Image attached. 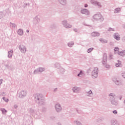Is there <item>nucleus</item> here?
<instances>
[{
    "instance_id": "obj_1",
    "label": "nucleus",
    "mask_w": 125,
    "mask_h": 125,
    "mask_svg": "<svg viewBox=\"0 0 125 125\" xmlns=\"http://www.w3.org/2000/svg\"><path fill=\"white\" fill-rule=\"evenodd\" d=\"M34 97L35 99L36 103L40 105H45V99L42 96V95L40 94V93H36L34 95Z\"/></svg>"
},
{
    "instance_id": "obj_2",
    "label": "nucleus",
    "mask_w": 125,
    "mask_h": 125,
    "mask_svg": "<svg viewBox=\"0 0 125 125\" xmlns=\"http://www.w3.org/2000/svg\"><path fill=\"white\" fill-rule=\"evenodd\" d=\"M93 19L98 21V22H103V21H104V18L102 16L101 14H95L93 16Z\"/></svg>"
},
{
    "instance_id": "obj_3",
    "label": "nucleus",
    "mask_w": 125,
    "mask_h": 125,
    "mask_svg": "<svg viewBox=\"0 0 125 125\" xmlns=\"http://www.w3.org/2000/svg\"><path fill=\"white\" fill-rule=\"evenodd\" d=\"M102 63L104 67L107 69L110 68V65L107 63V54L106 53L104 54Z\"/></svg>"
},
{
    "instance_id": "obj_4",
    "label": "nucleus",
    "mask_w": 125,
    "mask_h": 125,
    "mask_svg": "<svg viewBox=\"0 0 125 125\" xmlns=\"http://www.w3.org/2000/svg\"><path fill=\"white\" fill-rule=\"evenodd\" d=\"M19 49L21 53L25 54L27 51V48L26 47V45L23 43L21 44L19 46Z\"/></svg>"
},
{
    "instance_id": "obj_5",
    "label": "nucleus",
    "mask_w": 125,
    "mask_h": 125,
    "mask_svg": "<svg viewBox=\"0 0 125 125\" xmlns=\"http://www.w3.org/2000/svg\"><path fill=\"white\" fill-rule=\"evenodd\" d=\"M93 79H96L98 77V67H95L91 73Z\"/></svg>"
},
{
    "instance_id": "obj_6",
    "label": "nucleus",
    "mask_w": 125,
    "mask_h": 125,
    "mask_svg": "<svg viewBox=\"0 0 125 125\" xmlns=\"http://www.w3.org/2000/svg\"><path fill=\"white\" fill-rule=\"evenodd\" d=\"M28 92L26 90H21L19 93V98H24V97H26L27 96V94Z\"/></svg>"
},
{
    "instance_id": "obj_7",
    "label": "nucleus",
    "mask_w": 125,
    "mask_h": 125,
    "mask_svg": "<svg viewBox=\"0 0 125 125\" xmlns=\"http://www.w3.org/2000/svg\"><path fill=\"white\" fill-rule=\"evenodd\" d=\"M55 109L57 113H60L62 111V106L60 104H57L55 105Z\"/></svg>"
},
{
    "instance_id": "obj_8",
    "label": "nucleus",
    "mask_w": 125,
    "mask_h": 125,
    "mask_svg": "<svg viewBox=\"0 0 125 125\" xmlns=\"http://www.w3.org/2000/svg\"><path fill=\"white\" fill-rule=\"evenodd\" d=\"M81 13L82 14H85L86 16H88L90 14V12L87 10V9L83 8L81 9Z\"/></svg>"
},
{
    "instance_id": "obj_9",
    "label": "nucleus",
    "mask_w": 125,
    "mask_h": 125,
    "mask_svg": "<svg viewBox=\"0 0 125 125\" xmlns=\"http://www.w3.org/2000/svg\"><path fill=\"white\" fill-rule=\"evenodd\" d=\"M62 25H63L64 27L65 28L69 29L70 28H72V25H70V24L67 22V21H62Z\"/></svg>"
},
{
    "instance_id": "obj_10",
    "label": "nucleus",
    "mask_w": 125,
    "mask_h": 125,
    "mask_svg": "<svg viewBox=\"0 0 125 125\" xmlns=\"http://www.w3.org/2000/svg\"><path fill=\"white\" fill-rule=\"evenodd\" d=\"M110 101L112 105H114V106L118 105V101H116L115 98H110Z\"/></svg>"
},
{
    "instance_id": "obj_11",
    "label": "nucleus",
    "mask_w": 125,
    "mask_h": 125,
    "mask_svg": "<svg viewBox=\"0 0 125 125\" xmlns=\"http://www.w3.org/2000/svg\"><path fill=\"white\" fill-rule=\"evenodd\" d=\"M91 3H92V4H93L94 5L98 6H99V7H101V4H100V2L97 1L91 0Z\"/></svg>"
},
{
    "instance_id": "obj_12",
    "label": "nucleus",
    "mask_w": 125,
    "mask_h": 125,
    "mask_svg": "<svg viewBox=\"0 0 125 125\" xmlns=\"http://www.w3.org/2000/svg\"><path fill=\"white\" fill-rule=\"evenodd\" d=\"M113 37L114 39L116 40V41H120V40H121V37H120V35L118 33H115Z\"/></svg>"
},
{
    "instance_id": "obj_13",
    "label": "nucleus",
    "mask_w": 125,
    "mask_h": 125,
    "mask_svg": "<svg viewBox=\"0 0 125 125\" xmlns=\"http://www.w3.org/2000/svg\"><path fill=\"white\" fill-rule=\"evenodd\" d=\"M84 72L82 70H80V72L77 75V77H80V78H83V77H84Z\"/></svg>"
},
{
    "instance_id": "obj_14",
    "label": "nucleus",
    "mask_w": 125,
    "mask_h": 125,
    "mask_svg": "<svg viewBox=\"0 0 125 125\" xmlns=\"http://www.w3.org/2000/svg\"><path fill=\"white\" fill-rule=\"evenodd\" d=\"M91 35L92 37H94L95 38L96 37H99V36H100V33L94 31V32H93Z\"/></svg>"
},
{
    "instance_id": "obj_15",
    "label": "nucleus",
    "mask_w": 125,
    "mask_h": 125,
    "mask_svg": "<svg viewBox=\"0 0 125 125\" xmlns=\"http://www.w3.org/2000/svg\"><path fill=\"white\" fill-rule=\"evenodd\" d=\"M59 69L58 70V73L59 74H64L65 73V69L63 67H60L59 68Z\"/></svg>"
},
{
    "instance_id": "obj_16",
    "label": "nucleus",
    "mask_w": 125,
    "mask_h": 125,
    "mask_svg": "<svg viewBox=\"0 0 125 125\" xmlns=\"http://www.w3.org/2000/svg\"><path fill=\"white\" fill-rule=\"evenodd\" d=\"M34 23H35V24H39V23H40V18H39V17H38V16H36L34 19Z\"/></svg>"
},
{
    "instance_id": "obj_17",
    "label": "nucleus",
    "mask_w": 125,
    "mask_h": 125,
    "mask_svg": "<svg viewBox=\"0 0 125 125\" xmlns=\"http://www.w3.org/2000/svg\"><path fill=\"white\" fill-rule=\"evenodd\" d=\"M118 54L120 56H122V57H124V56H125V50L119 51Z\"/></svg>"
},
{
    "instance_id": "obj_18",
    "label": "nucleus",
    "mask_w": 125,
    "mask_h": 125,
    "mask_svg": "<svg viewBox=\"0 0 125 125\" xmlns=\"http://www.w3.org/2000/svg\"><path fill=\"white\" fill-rule=\"evenodd\" d=\"M114 82L117 85H122V84H123V83H122L121 81H119L117 79H115V81L114 80Z\"/></svg>"
},
{
    "instance_id": "obj_19",
    "label": "nucleus",
    "mask_w": 125,
    "mask_h": 125,
    "mask_svg": "<svg viewBox=\"0 0 125 125\" xmlns=\"http://www.w3.org/2000/svg\"><path fill=\"white\" fill-rule=\"evenodd\" d=\"M58 1L62 5H65L67 3V0H58Z\"/></svg>"
},
{
    "instance_id": "obj_20",
    "label": "nucleus",
    "mask_w": 125,
    "mask_h": 125,
    "mask_svg": "<svg viewBox=\"0 0 125 125\" xmlns=\"http://www.w3.org/2000/svg\"><path fill=\"white\" fill-rule=\"evenodd\" d=\"M118 63L115 64L116 67H123V64H122V62H121L120 60L117 61Z\"/></svg>"
},
{
    "instance_id": "obj_21",
    "label": "nucleus",
    "mask_w": 125,
    "mask_h": 125,
    "mask_svg": "<svg viewBox=\"0 0 125 125\" xmlns=\"http://www.w3.org/2000/svg\"><path fill=\"white\" fill-rule=\"evenodd\" d=\"M8 58H12V55L13 54V51L10 50L8 52Z\"/></svg>"
},
{
    "instance_id": "obj_22",
    "label": "nucleus",
    "mask_w": 125,
    "mask_h": 125,
    "mask_svg": "<svg viewBox=\"0 0 125 125\" xmlns=\"http://www.w3.org/2000/svg\"><path fill=\"white\" fill-rule=\"evenodd\" d=\"M23 33H24V32L23 31V29H19L18 30V35H19V36H23Z\"/></svg>"
},
{
    "instance_id": "obj_23",
    "label": "nucleus",
    "mask_w": 125,
    "mask_h": 125,
    "mask_svg": "<svg viewBox=\"0 0 125 125\" xmlns=\"http://www.w3.org/2000/svg\"><path fill=\"white\" fill-rule=\"evenodd\" d=\"M54 66L57 69H60V68H61V65L58 62H56L54 64Z\"/></svg>"
},
{
    "instance_id": "obj_24",
    "label": "nucleus",
    "mask_w": 125,
    "mask_h": 125,
    "mask_svg": "<svg viewBox=\"0 0 125 125\" xmlns=\"http://www.w3.org/2000/svg\"><path fill=\"white\" fill-rule=\"evenodd\" d=\"M111 125H120V123L116 120H112L111 121Z\"/></svg>"
},
{
    "instance_id": "obj_25",
    "label": "nucleus",
    "mask_w": 125,
    "mask_h": 125,
    "mask_svg": "<svg viewBox=\"0 0 125 125\" xmlns=\"http://www.w3.org/2000/svg\"><path fill=\"white\" fill-rule=\"evenodd\" d=\"M100 42H102V43H107L108 42V41L105 39H103V38H100L99 39Z\"/></svg>"
},
{
    "instance_id": "obj_26",
    "label": "nucleus",
    "mask_w": 125,
    "mask_h": 125,
    "mask_svg": "<svg viewBox=\"0 0 125 125\" xmlns=\"http://www.w3.org/2000/svg\"><path fill=\"white\" fill-rule=\"evenodd\" d=\"M0 111L2 112L3 115H5L7 113V110H5L4 108H1Z\"/></svg>"
},
{
    "instance_id": "obj_27",
    "label": "nucleus",
    "mask_w": 125,
    "mask_h": 125,
    "mask_svg": "<svg viewBox=\"0 0 125 125\" xmlns=\"http://www.w3.org/2000/svg\"><path fill=\"white\" fill-rule=\"evenodd\" d=\"M86 93L87 94V96H90V97L92 96L93 94H92V91H91V90H90L89 91L87 92Z\"/></svg>"
},
{
    "instance_id": "obj_28",
    "label": "nucleus",
    "mask_w": 125,
    "mask_h": 125,
    "mask_svg": "<svg viewBox=\"0 0 125 125\" xmlns=\"http://www.w3.org/2000/svg\"><path fill=\"white\" fill-rule=\"evenodd\" d=\"M39 73H40V71H39V68L34 70L33 72L34 75H37V74H39Z\"/></svg>"
},
{
    "instance_id": "obj_29",
    "label": "nucleus",
    "mask_w": 125,
    "mask_h": 125,
    "mask_svg": "<svg viewBox=\"0 0 125 125\" xmlns=\"http://www.w3.org/2000/svg\"><path fill=\"white\" fill-rule=\"evenodd\" d=\"M68 46H69V47H72L74 45V42H70L68 43L67 44Z\"/></svg>"
},
{
    "instance_id": "obj_30",
    "label": "nucleus",
    "mask_w": 125,
    "mask_h": 125,
    "mask_svg": "<svg viewBox=\"0 0 125 125\" xmlns=\"http://www.w3.org/2000/svg\"><path fill=\"white\" fill-rule=\"evenodd\" d=\"M39 73H42V72H43L45 70L44 68L42 67H40L38 68Z\"/></svg>"
},
{
    "instance_id": "obj_31",
    "label": "nucleus",
    "mask_w": 125,
    "mask_h": 125,
    "mask_svg": "<svg viewBox=\"0 0 125 125\" xmlns=\"http://www.w3.org/2000/svg\"><path fill=\"white\" fill-rule=\"evenodd\" d=\"M94 49V48H90L89 49H87V52H88V53H90V52H91V51H92V50H93Z\"/></svg>"
},
{
    "instance_id": "obj_32",
    "label": "nucleus",
    "mask_w": 125,
    "mask_h": 125,
    "mask_svg": "<svg viewBox=\"0 0 125 125\" xmlns=\"http://www.w3.org/2000/svg\"><path fill=\"white\" fill-rule=\"evenodd\" d=\"M3 12L0 11V19H1V18H3Z\"/></svg>"
},
{
    "instance_id": "obj_33",
    "label": "nucleus",
    "mask_w": 125,
    "mask_h": 125,
    "mask_svg": "<svg viewBox=\"0 0 125 125\" xmlns=\"http://www.w3.org/2000/svg\"><path fill=\"white\" fill-rule=\"evenodd\" d=\"M115 11L117 12V13L120 12L121 11V8H116L115 9Z\"/></svg>"
},
{
    "instance_id": "obj_34",
    "label": "nucleus",
    "mask_w": 125,
    "mask_h": 125,
    "mask_svg": "<svg viewBox=\"0 0 125 125\" xmlns=\"http://www.w3.org/2000/svg\"><path fill=\"white\" fill-rule=\"evenodd\" d=\"M109 96H111V97L110 98H115V96H116V95H115V94L114 93H110L109 94Z\"/></svg>"
},
{
    "instance_id": "obj_35",
    "label": "nucleus",
    "mask_w": 125,
    "mask_h": 125,
    "mask_svg": "<svg viewBox=\"0 0 125 125\" xmlns=\"http://www.w3.org/2000/svg\"><path fill=\"white\" fill-rule=\"evenodd\" d=\"M74 124H76L77 125H82V123L79 121H74Z\"/></svg>"
},
{
    "instance_id": "obj_36",
    "label": "nucleus",
    "mask_w": 125,
    "mask_h": 125,
    "mask_svg": "<svg viewBox=\"0 0 125 125\" xmlns=\"http://www.w3.org/2000/svg\"><path fill=\"white\" fill-rule=\"evenodd\" d=\"M114 50L115 51V52H117V51H120V48H119V47H115L114 49Z\"/></svg>"
},
{
    "instance_id": "obj_37",
    "label": "nucleus",
    "mask_w": 125,
    "mask_h": 125,
    "mask_svg": "<svg viewBox=\"0 0 125 125\" xmlns=\"http://www.w3.org/2000/svg\"><path fill=\"white\" fill-rule=\"evenodd\" d=\"M107 31H109V32H114V31H115V29L114 28H112L111 27H110Z\"/></svg>"
},
{
    "instance_id": "obj_38",
    "label": "nucleus",
    "mask_w": 125,
    "mask_h": 125,
    "mask_svg": "<svg viewBox=\"0 0 125 125\" xmlns=\"http://www.w3.org/2000/svg\"><path fill=\"white\" fill-rule=\"evenodd\" d=\"M10 24L13 28H15V27H17L15 23H13L12 22H10Z\"/></svg>"
},
{
    "instance_id": "obj_39",
    "label": "nucleus",
    "mask_w": 125,
    "mask_h": 125,
    "mask_svg": "<svg viewBox=\"0 0 125 125\" xmlns=\"http://www.w3.org/2000/svg\"><path fill=\"white\" fill-rule=\"evenodd\" d=\"M3 100H4V101H5V102H8V99H6V98L3 97L2 98Z\"/></svg>"
},
{
    "instance_id": "obj_40",
    "label": "nucleus",
    "mask_w": 125,
    "mask_h": 125,
    "mask_svg": "<svg viewBox=\"0 0 125 125\" xmlns=\"http://www.w3.org/2000/svg\"><path fill=\"white\" fill-rule=\"evenodd\" d=\"M72 89L73 90V92H76V91L78 90V88L76 87H74Z\"/></svg>"
},
{
    "instance_id": "obj_41",
    "label": "nucleus",
    "mask_w": 125,
    "mask_h": 125,
    "mask_svg": "<svg viewBox=\"0 0 125 125\" xmlns=\"http://www.w3.org/2000/svg\"><path fill=\"white\" fill-rule=\"evenodd\" d=\"M112 113L114 114V115H117L118 114V111L117 110H115L112 111Z\"/></svg>"
},
{
    "instance_id": "obj_42",
    "label": "nucleus",
    "mask_w": 125,
    "mask_h": 125,
    "mask_svg": "<svg viewBox=\"0 0 125 125\" xmlns=\"http://www.w3.org/2000/svg\"><path fill=\"white\" fill-rule=\"evenodd\" d=\"M76 111H77V112L78 113V114H81L82 113V111L79 110L78 109V108H76Z\"/></svg>"
},
{
    "instance_id": "obj_43",
    "label": "nucleus",
    "mask_w": 125,
    "mask_h": 125,
    "mask_svg": "<svg viewBox=\"0 0 125 125\" xmlns=\"http://www.w3.org/2000/svg\"><path fill=\"white\" fill-rule=\"evenodd\" d=\"M51 28H52V29H55L56 28V25L55 24H53L51 26Z\"/></svg>"
},
{
    "instance_id": "obj_44",
    "label": "nucleus",
    "mask_w": 125,
    "mask_h": 125,
    "mask_svg": "<svg viewBox=\"0 0 125 125\" xmlns=\"http://www.w3.org/2000/svg\"><path fill=\"white\" fill-rule=\"evenodd\" d=\"M122 41L124 42H125V36L122 38Z\"/></svg>"
},
{
    "instance_id": "obj_45",
    "label": "nucleus",
    "mask_w": 125,
    "mask_h": 125,
    "mask_svg": "<svg viewBox=\"0 0 125 125\" xmlns=\"http://www.w3.org/2000/svg\"><path fill=\"white\" fill-rule=\"evenodd\" d=\"M2 81H3L2 79H0V85H1V83H2Z\"/></svg>"
},
{
    "instance_id": "obj_46",
    "label": "nucleus",
    "mask_w": 125,
    "mask_h": 125,
    "mask_svg": "<svg viewBox=\"0 0 125 125\" xmlns=\"http://www.w3.org/2000/svg\"><path fill=\"white\" fill-rule=\"evenodd\" d=\"M5 66L7 68V69H9V67H8V64H5Z\"/></svg>"
},
{
    "instance_id": "obj_47",
    "label": "nucleus",
    "mask_w": 125,
    "mask_h": 125,
    "mask_svg": "<svg viewBox=\"0 0 125 125\" xmlns=\"http://www.w3.org/2000/svg\"><path fill=\"white\" fill-rule=\"evenodd\" d=\"M14 108H15V109H17V108H18V106L17 105L15 104L14 105Z\"/></svg>"
},
{
    "instance_id": "obj_48",
    "label": "nucleus",
    "mask_w": 125,
    "mask_h": 125,
    "mask_svg": "<svg viewBox=\"0 0 125 125\" xmlns=\"http://www.w3.org/2000/svg\"><path fill=\"white\" fill-rule=\"evenodd\" d=\"M84 7L86 8L88 7V5L87 4H85L84 5Z\"/></svg>"
},
{
    "instance_id": "obj_49",
    "label": "nucleus",
    "mask_w": 125,
    "mask_h": 125,
    "mask_svg": "<svg viewBox=\"0 0 125 125\" xmlns=\"http://www.w3.org/2000/svg\"><path fill=\"white\" fill-rule=\"evenodd\" d=\"M54 92H56V91H57V88H55L54 89Z\"/></svg>"
},
{
    "instance_id": "obj_50",
    "label": "nucleus",
    "mask_w": 125,
    "mask_h": 125,
    "mask_svg": "<svg viewBox=\"0 0 125 125\" xmlns=\"http://www.w3.org/2000/svg\"><path fill=\"white\" fill-rule=\"evenodd\" d=\"M74 32H76V33L78 32V29H77L76 28L74 29Z\"/></svg>"
},
{
    "instance_id": "obj_51",
    "label": "nucleus",
    "mask_w": 125,
    "mask_h": 125,
    "mask_svg": "<svg viewBox=\"0 0 125 125\" xmlns=\"http://www.w3.org/2000/svg\"><path fill=\"white\" fill-rule=\"evenodd\" d=\"M112 57H113V55H110L109 56V58H110V59H112Z\"/></svg>"
},
{
    "instance_id": "obj_52",
    "label": "nucleus",
    "mask_w": 125,
    "mask_h": 125,
    "mask_svg": "<svg viewBox=\"0 0 125 125\" xmlns=\"http://www.w3.org/2000/svg\"><path fill=\"white\" fill-rule=\"evenodd\" d=\"M30 112H31V113H34V112H35V111H34V110H33V109H31V110H30Z\"/></svg>"
},
{
    "instance_id": "obj_53",
    "label": "nucleus",
    "mask_w": 125,
    "mask_h": 125,
    "mask_svg": "<svg viewBox=\"0 0 125 125\" xmlns=\"http://www.w3.org/2000/svg\"><path fill=\"white\" fill-rule=\"evenodd\" d=\"M120 100H122V99H123V97L120 96L119 98Z\"/></svg>"
},
{
    "instance_id": "obj_54",
    "label": "nucleus",
    "mask_w": 125,
    "mask_h": 125,
    "mask_svg": "<svg viewBox=\"0 0 125 125\" xmlns=\"http://www.w3.org/2000/svg\"><path fill=\"white\" fill-rule=\"evenodd\" d=\"M123 28H124V29H125V23L123 24Z\"/></svg>"
},
{
    "instance_id": "obj_55",
    "label": "nucleus",
    "mask_w": 125,
    "mask_h": 125,
    "mask_svg": "<svg viewBox=\"0 0 125 125\" xmlns=\"http://www.w3.org/2000/svg\"><path fill=\"white\" fill-rule=\"evenodd\" d=\"M26 33H29V30H26Z\"/></svg>"
},
{
    "instance_id": "obj_56",
    "label": "nucleus",
    "mask_w": 125,
    "mask_h": 125,
    "mask_svg": "<svg viewBox=\"0 0 125 125\" xmlns=\"http://www.w3.org/2000/svg\"><path fill=\"white\" fill-rule=\"evenodd\" d=\"M51 75H52V76H53V73H51Z\"/></svg>"
},
{
    "instance_id": "obj_57",
    "label": "nucleus",
    "mask_w": 125,
    "mask_h": 125,
    "mask_svg": "<svg viewBox=\"0 0 125 125\" xmlns=\"http://www.w3.org/2000/svg\"><path fill=\"white\" fill-rule=\"evenodd\" d=\"M11 1H13V0H10Z\"/></svg>"
}]
</instances>
